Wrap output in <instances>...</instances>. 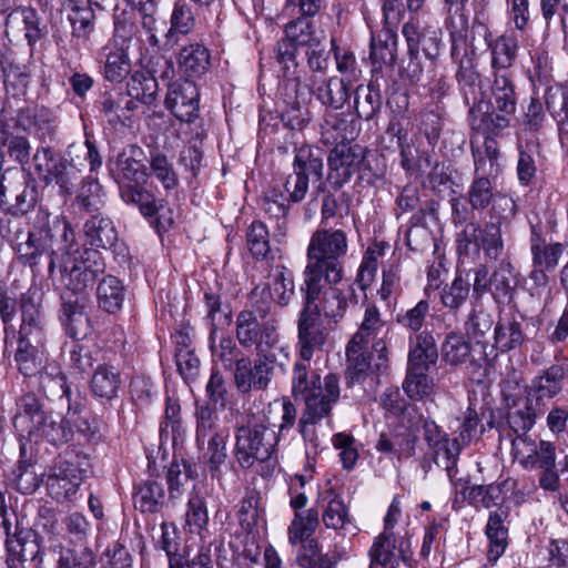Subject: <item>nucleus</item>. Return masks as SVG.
I'll use <instances>...</instances> for the list:
<instances>
[{
  "label": "nucleus",
  "instance_id": "f257e3e1",
  "mask_svg": "<svg viewBox=\"0 0 568 568\" xmlns=\"http://www.w3.org/2000/svg\"><path fill=\"white\" fill-rule=\"evenodd\" d=\"M28 232L13 234V251L23 266L38 271L42 258L48 260V274L59 268L61 281L75 291L93 287L104 274L106 264L100 250H112L121 262L129 256L128 247L119 244L118 230L104 213L90 215L82 225L84 247L77 246L75 232L71 223L39 206L29 217Z\"/></svg>",
  "mask_w": 568,
  "mask_h": 568
},
{
  "label": "nucleus",
  "instance_id": "f03ea898",
  "mask_svg": "<svg viewBox=\"0 0 568 568\" xmlns=\"http://www.w3.org/2000/svg\"><path fill=\"white\" fill-rule=\"evenodd\" d=\"M348 243L346 233L342 230L318 229L310 240L306 250V266L303 271L301 286L318 291L335 288L349 297L358 298L354 283L343 281L344 258Z\"/></svg>",
  "mask_w": 568,
  "mask_h": 568
},
{
  "label": "nucleus",
  "instance_id": "7ed1b4c3",
  "mask_svg": "<svg viewBox=\"0 0 568 568\" xmlns=\"http://www.w3.org/2000/svg\"><path fill=\"white\" fill-rule=\"evenodd\" d=\"M300 291L302 308L297 315V347L301 358L308 363L326 342L322 316L329 323L338 324L345 317L348 306L357 304L358 298L331 287L328 291H318L301 286Z\"/></svg>",
  "mask_w": 568,
  "mask_h": 568
},
{
  "label": "nucleus",
  "instance_id": "20e7f679",
  "mask_svg": "<svg viewBox=\"0 0 568 568\" xmlns=\"http://www.w3.org/2000/svg\"><path fill=\"white\" fill-rule=\"evenodd\" d=\"M298 49L300 47L283 37L273 50L274 58L283 72V79L278 85V100L284 105L282 121L292 130H303L310 121L307 109L310 89L301 78Z\"/></svg>",
  "mask_w": 568,
  "mask_h": 568
},
{
  "label": "nucleus",
  "instance_id": "39448f33",
  "mask_svg": "<svg viewBox=\"0 0 568 568\" xmlns=\"http://www.w3.org/2000/svg\"><path fill=\"white\" fill-rule=\"evenodd\" d=\"M16 406L14 427H22L29 440L59 448L73 439L74 432L69 418L47 409L36 394L21 395Z\"/></svg>",
  "mask_w": 568,
  "mask_h": 568
},
{
  "label": "nucleus",
  "instance_id": "423d86ee",
  "mask_svg": "<svg viewBox=\"0 0 568 568\" xmlns=\"http://www.w3.org/2000/svg\"><path fill=\"white\" fill-rule=\"evenodd\" d=\"M517 103L518 94L511 75L496 74L489 98L481 97L479 103L468 109V120L477 121L486 131L508 130L515 118Z\"/></svg>",
  "mask_w": 568,
  "mask_h": 568
},
{
  "label": "nucleus",
  "instance_id": "0eeeda50",
  "mask_svg": "<svg viewBox=\"0 0 568 568\" xmlns=\"http://www.w3.org/2000/svg\"><path fill=\"white\" fill-rule=\"evenodd\" d=\"M234 439V458L241 469L247 470L256 463H265L273 457L278 433L272 427L270 418L262 416L236 426Z\"/></svg>",
  "mask_w": 568,
  "mask_h": 568
},
{
  "label": "nucleus",
  "instance_id": "6e6552de",
  "mask_svg": "<svg viewBox=\"0 0 568 568\" xmlns=\"http://www.w3.org/2000/svg\"><path fill=\"white\" fill-rule=\"evenodd\" d=\"M292 396L304 402L305 407L308 403L335 406L341 396L339 378L329 373L322 383L320 374L310 364L297 361L292 371Z\"/></svg>",
  "mask_w": 568,
  "mask_h": 568
},
{
  "label": "nucleus",
  "instance_id": "1a4fd4ad",
  "mask_svg": "<svg viewBox=\"0 0 568 568\" xmlns=\"http://www.w3.org/2000/svg\"><path fill=\"white\" fill-rule=\"evenodd\" d=\"M57 146L38 144L29 166L37 181L44 185L55 183L62 193L71 194L80 178V171Z\"/></svg>",
  "mask_w": 568,
  "mask_h": 568
},
{
  "label": "nucleus",
  "instance_id": "9d476101",
  "mask_svg": "<svg viewBox=\"0 0 568 568\" xmlns=\"http://www.w3.org/2000/svg\"><path fill=\"white\" fill-rule=\"evenodd\" d=\"M501 217L484 225L470 224L456 236V248L459 258H475L483 251L486 260L500 261L505 252L501 232Z\"/></svg>",
  "mask_w": 568,
  "mask_h": 568
},
{
  "label": "nucleus",
  "instance_id": "9b49d317",
  "mask_svg": "<svg viewBox=\"0 0 568 568\" xmlns=\"http://www.w3.org/2000/svg\"><path fill=\"white\" fill-rule=\"evenodd\" d=\"M89 462L79 454L58 462L47 477L48 495L58 504L74 503L87 477Z\"/></svg>",
  "mask_w": 568,
  "mask_h": 568
},
{
  "label": "nucleus",
  "instance_id": "f8f14e48",
  "mask_svg": "<svg viewBox=\"0 0 568 568\" xmlns=\"http://www.w3.org/2000/svg\"><path fill=\"white\" fill-rule=\"evenodd\" d=\"M526 470H538V486L548 493H557L560 488V468L557 467L556 445L552 442L539 440L529 444L521 454L515 456Z\"/></svg>",
  "mask_w": 568,
  "mask_h": 568
},
{
  "label": "nucleus",
  "instance_id": "ddd939ff",
  "mask_svg": "<svg viewBox=\"0 0 568 568\" xmlns=\"http://www.w3.org/2000/svg\"><path fill=\"white\" fill-rule=\"evenodd\" d=\"M45 338L19 336L14 327L7 328L3 354L26 377L36 376L42 368V355Z\"/></svg>",
  "mask_w": 568,
  "mask_h": 568
},
{
  "label": "nucleus",
  "instance_id": "4468645a",
  "mask_svg": "<svg viewBox=\"0 0 568 568\" xmlns=\"http://www.w3.org/2000/svg\"><path fill=\"white\" fill-rule=\"evenodd\" d=\"M60 295L58 318L64 334L72 339H84L91 332V320L87 312V297L81 295L87 290L75 291L65 285Z\"/></svg>",
  "mask_w": 568,
  "mask_h": 568
},
{
  "label": "nucleus",
  "instance_id": "2eb2a0df",
  "mask_svg": "<svg viewBox=\"0 0 568 568\" xmlns=\"http://www.w3.org/2000/svg\"><path fill=\"white\" fill-rule=\"evenodd\" d=\"M536 403L530 397H526L521 403L510 406L504 417L497 422H501V429L499 434H504L508 429L507 436L510 438L511 449L514 456L524 452V448L529 444H538L535 439L527 434L536 424L538 416Z\"/></svg>",
  "mask_w": 568,
  "mask_h": 568
},
{
  "label": "nucleus",
  "instance_id": "dca6fc26",
  "mask_svg": "<svg viewBox=\"0 0 568 568\" xmlns=\"http://www.w3.org/2000/svg\"><path fill=\"white\" fill-rule=\"evenodd\" d=\"M450 57L454 63L457 64L455 79L457 81L458 90L468 108L475 106L485 97L483 91L481 75L477 71L474 51H468L465 43H450Z\"/></svg>",
  "mask_w": 568,
  "mask_h": 568
},
{
  "label": "nucleus",
  "instance_id": "f3484780",
  "mask_svg": "<svg viewBox=\"0 0 568 568\" xmlns=\"http://www.w3.org/2000/svg\"><path fill=\"white\" fill-rule=\"evenodd\" d=\"M439 202L430 199L412 214L406 226L399 227V233H404L405 245L414 253H424L434 245V234L428 227L426 219L433 222L439 221Z\"/></svg>",
  "mask_w": 568,
  "mask_h": 568
},
{
  "label": "nucleus",
  "instance_id": "a211bd4d",
  "mask_svg": "<svg viewBox=\"0 0 568 568\" xmlns=\"http://www.w3.org/2000/svg\"><path fill=\"white\" fill-rule=\"evenodd\" d=\"M14 126L27 131L31 129L38 144L59 145L60 119L55 110L47 106L19 109L14 118Z\"/></svg>",
  "mask_w": 568,
  "mask_h": 568
},
{
  "label": "nucleus",
  "instance_id": "6ab92c4d",
  "mask_svg": "<svg viewBox=\"0 0 568 568\" xmlns=\"http://www.w3.org/2000/svg\"><path fill=\"white\" fill-rule=\"evenodd\" d=\"M4 33L10 41L26 40L30 58H33L36 44L47 34V28L36 9L28 6L17 7L6 17Z\"/></svg>",
  "mask_w": 568,
  "mask_h": 568
},
{
  "label": "nucleus",
  "instance_id": "aec40b11",
  "mask_svg": "<svg viewBox=\"0 0 568 568\" xmlns=\"http://www.w3.org/2000/svg\"><path fill=\"white\" fill-rule=\"evenodd\" d=\"M1 526L6 534V547L20 561L34 560L40 551L33 530L20 526L14 510L0 506Z\"/></svg>",
  "mask_w": 568,
  "mask_h": 568
},
{
  "label": "nucleus",
  "instance_id": "412c9836",
  "mask_svg": "<svg viewBox=\"0 0 568 568\" xmlns=\"http://www.w3.org/2000/svg\"><path fill=\"white\" fill-rule=\"evenodd\" d=\"M276 324L273 320L260 322V317L248 310H242L235 320V336L241 346L250 348L255 346L263 352V346L271 348L277 341Z\"/></svg>",
  "mask_w": 568,
  "mask_h": 568
},
{
  "label": "nucleus",
  "instance_id": "4be33fe9",
  "mask_svg": "<svg viewBox=\"0 0 568 568\" xmlns=\"http://www.w3.org/2000/svg\"><path fill=\"white\" fill-rule=\"evenodd\" d=\"M164 103L179 121L193 123L200 112V91L196 83L189 79L168 83Z\"/></svg>",
  "mask_w": 568,
  "mask_h": 568
},
{
  "label": "nucleus",
  "instance_id": "5701e85b",
  "mask_svg": "<svg viewBox=\"0 0 568 568\" xmlns=\"http://www.w3.org/2000/svg\"><path fill=\"white\" fill-rule=\"evenodd\" d=\"M274 374V359L258 353L252 362L250 357L240 361L234 369V385L239 393L247 394L252 390H265Z\"/></svg>",
  "mask_w": 568,
  "mask_h": 568
},
{
  "label": "nucleus",
  "instance_id": "b1692460",
  "mask_svg": "<svg viewBox=\"0 0 568 568\" xmlns=\"http://www.w3.org/2000/svg\"><path fill=\"white\" fill-rule=\"evenodd\" d=\"M30 53L27 59L9 47L0 48V68L6 91L13 97L26 95L31 82Z\"/></svg>",
  "mask_w": 568,
  "mask_h": 568
},
{
  "label": "nucleus",
  "instance_id": "393cba45",
  "mask_svg": "<svg viewBox=\"0 0 568 568\" xmlns=\"http://www.w3.org/2000/svg\"><path fill=\"white\" fill-rule=\"evenodd\" d=\"M527 336L523 328V317L515 314L499 315L494 326V344L490 352L484 351V362L490 365L498 353H508L520 348Z\"/></svg>",
  "mask_w": 568,
  "mask_h": 568
},
{
  "label": "nucleus",
  "instance_id": "a878e982",
  "mask_svg": "<svg viewBox=\"0 0 568 568\" xmlns=\"http://www.w3.org/2000/svg\"><path fill=\"white\" fill-rule=\"evenodd\" d=\"M94 108L114 129L130 126L132 118L136 113L133 100L126 91H104L94 102Z\"/></svg>",
  "mask_w": 568,
  "mask_h": 568
},
{
  "label": "nucleus",
  "instance_id": "bb28decb",
  "mask_svg": "<svg viewBox=\"0 0 568 568\" xmlns=\"http://www.w3.org/2000/svg\"><path fill=\"white\" fill-rule=\"evenodd\" d=\"M328 173L326 182L334 189H342L361 168L362 155L347 144H337L326 158Z\"/></svg>",
  "mask_w": 568,
  "mask_h": 568
},
{
  "label": "nucleus",
  "instance_id": "cd10ccee",
  "mask_svg": "<svg viewBox=\"0 0 568 568\" xmlns=\"http://www.w3.org/2000/svg\"><path fill=\"white\" fill-rule=\"evenodd\" d=\"M402 33L406 40L409 57L419 55V50L432 62L439 57L444 45L442 29L426 27L420 31L415 22L408 21L403 26Z\"/></svg>",
  "mask_w": 568,
  "mask_h": 568
},
{
  "label": "nucleus",
  "instance_id": "c85d7f7f",
  "mask_svg": "<svg viewBox=\"0 0 568 568\" xmlns=\"http://www.w3.org/2000/svg\"><path fill=\"white\" fill-rule=\"evenodd\" d=\"M369 568H397L398 559L407 564L410 559L408 545L404 540L396 546L394 532L382 531L369 549Z\"/></svg>",
  "mask_w": 568,
  "mask_h": 568
},
{
  "label": "nucleus",
  "instance_id": "c756f323",
  "mask_svg": "<svg viewBox=\"0 0 568 568\" xmlns=\"http://www.w3.org/2000/svg\"><path fill=\"white\" fill-rule=\"evenodd\" d=\"M476 24L480 26L485 31L484 38L491 55L490 67L493 70V77H496V74L511 75L509 69L517 59V41L507 34L493 38L488 28L484 23L479 22L478 19L474 20V26Z\"/></svg>",
  "mask_w": 568,
  "mask_h": 568
},
{
  "label": "nucleus",
  "instance_id": "7c9ffc66",
  "mask_svg": "<svg viewBox=\"0 0 568 568\" xmlns=\"http://www.w3.org/2000/svg\"><path fill=\"white\" fill-rule=\"evenodd\" d=\"M333 407L325 406L324 404L308 403V407L303 409L297 427L305 444L307 460L314 458L320 453L321 442L317 436L316 425L322 419L331 416Z\"/></svg>",
  "mask_w": 568,
  "mask_h": 568
},
{
  "label": "nucleus",
  "instance_id": "2f4dec72",
  "mask_svg": "<svg viewBox=\"0 0 568 568\" xmlns=\"http://www.w3.org/2000/svg\"><path fill=\"white\" fill-rule=\"evenodd\" d=\"M353 87L348 83V80L333 75L321 81L313 80L308 89L310 95L313 94L322 105L332 110H339L351 99Z\"/></svg>",
  "mask_w": 568,
  "mask_h": 568
},
{
  "label": "nucleus",
  "instance_id": "473e14b6",
  "mask_svg": "<svg viewBox=\"0 0 568 568\" xmlns=\"http://www.w3.org/2000/svg\"><path fill=\"white\" fill-rule=\"evenodd\" d=\"M530 254L531 264L555 271L564 256L565 245L560 242H547L542 235L541 227L536 224L530 225Z\"/></svg>",
  "mask_w": 568,
  "mask_h": 568
},
{
  "label": "nucleus",
  "instance_id": "72a5a7b5",
  "mask_svg": "<svg viewBox=\"0 0 568 568\" xmlns=\"http://www.w3.org/2000/svg\"><path fill=\"white\" fill-rule=\"evenodd\" d=\"M292 490L293 488L291 487L290 491ZM306 503L307 497L304 493H296L291 496L290 505L295 510V516L288 527V539L293 545L311 537L320 523V514L316 508L307 509L305 515L298 511L306 506Z\"/></svg>",
  "mask_w": 568,
  "mask_h": 568
},
{
  "label": "nucleus",
  "instance_id": "f704fd0d",
  "mask_svg": "<svg viewBox=\"0 0 568 568\" xmlns=\"http://www.w3.org/2000/svg\"><path fill=\"white\" fill-rule=\"evenodd\" d=\"M568 368L561 364H554L541 371L531 379L527 387V396L536 402L556 397L564 387V381L567 376Z\"/></svg>",
  "mask_w": 568,
  "mask_h": 568
},
{
  "label": "nucleus",
  "instance_id": "c9c22d12",
  "mask_svg": "<svg viewBox=\"0 0 568 568\" xmlns=\"http://www.w3.org/2000/svg\"><path fill=\"white\" fill-rule=\"evenodd\" d=\"M325 151L316 145L303 143L294 148L293 171L308 179L313 183L323 181Z\"/></svg>",
  "mask_w": 568,
  "mask_h": 568
},
{
  "label": "nucleus",
  "instance_id": "e433bc0d",
  "mask_svg": "<svg viewBox=\"0 0 568 568\" xmlns=\"http://www.w3.org/2000/svg\"><path fill=\"white\" fill-rule=\"evenodd\" d=\"M438 361V348L433 334L428 331L409 336L407 368L429 372Z\"/></svg>",
  "mask_w": 568,
  "mask_h": 568
},
{
  "label": "nucleus",
  "instance_id": "4c0bfd02",
  "mask_svg": "<svg viewBox=\"0 0 568 568\" xmlns=\"http://www.w3.org/2000/svg\"><path fill=\"white\" fill-rule=\"evenodd\" d=\"M194 27L195 17L192 7L185 0H178L171 13L170 28L164 34L162 50L168 52L179 45L181 36L190 34Z\"/></svg>",
  "mask_w": 568,
  "mask_h": 568
},
{
  "label": "nucleus",
  "instance_id": "58836bf2",
  "mask_svg": "<svg viewBox=\"0 0 568 568\" xmlns=\"http://www.w3.org/2000/svg\"><path fill=\"white\" fill-rule=\"evenodd\" d=\"M39 200V185L32 173L23 175L22 189L11 200L6 194L4 204L1 210L7 216L23 217L33 212Z\"/></svg>",
  "mask_w": 568,
  "mask_h": 568
},
{
  "label": "nucleus",
  "instance_id": "ea45409f",
  "mask_svg": "<svg viewBox=\"0 0 568 568\" xmlns=\"http://www.w3.org/2000/svg\"><path fill=\"white\" fill-rule=\"evenodd\" d=\"M141 148L130 145L129 149L123 150L116 158L118 175L115 181L119 185V191L123 184H138L144 183L148 178V169L139 156L142 155Z\"/></svg>",
  "mask_w": 568,
  "mask_h": 568
},
{
  "label": "nucleus",
  "instance_id": "a19ab883",
  "mask_svg": "<svg viewBox=\"0 0 568 568\" xmlns=\"http://www.w3.org/2000/svg\"><path fill=\"white\" fill-rule=\"evenodd\" d=\"M132 499L140 513L159 514L165 506L164 487L154 479L140 480L134 485Z\"/></svg>",
  "mask_w": 568,
  "mask_h": 568
},
{
  "label": "nucleus",
  "instance_id": "79ce46f5",
  "mask_svg": "<svg viewBox=\"0 0 568 568\" xmlns=\"http://www.w3.org/2000/svg\"><path fill=\"white\" fill-rule=\"evenodd\" d=\"M345 378L348 387L362 384L372 374L368 345L349 341L346 346Z\"/></svg>",
  "mask_w": 568,
  "mask_h": 568
},
{
  "label": "nucleus",
  "instance_id": "37998d69",
  "mask_svg": "<svg viewBox=\"0 0 568 568\" xmlns=\"http://www.w3.org/2000/svg\"><path fill=\"white\" fill-rule=\"evenodd\" d=\"M178 65L186 79L201 78L211 67L210 51L197 42L184 45L179 52Z\"/></svg>",
  "mask_w": 568,
  "mask_h": 568
},
{
  "label": "nucleus",
  "instance_id": "c03bdc74",
  "mask_svg": "<svg viewBox=\"0 0 568 568\" xmlns=\"http://www.w3.org/2000/svg\"><path fill=\"white\" fill-rule=\"evenodd\" d=\"M469 0H443V9L446 13L445 26L449 32L450 43L467 42L469 29Z\"/></svg>",
  "mask_w": 568,
  "mask_h": 568
},
{
  "label": "nucleus",
  "instance_id": "a18cd8bd",
  "mask_svg": "<svg viewBox=\"0 0 568 568\" xmlns=\"http://www.w3.org/2000/svg\"><path fill=\"white\" fill-rule=\"evenodd\" d=\"M417 436L407 428L382 433L376 443L379 453L400 458H409L415 454Z\"/></svg>",
  "mask_w": 568,
  "mask_h": 568
},
{
  "label": "nucleus",
  "instance_id": "49530a36",
  "mask_svg": "<svg viewBox=\"0 0 568 568\" xmlns=\"http://www.w3.org/2000/svg\"><path fill=\"white\" fill-rule=\"evenodd\" d=\"M501 426L503 423L496 422L495 413L491 409L483 410L479 416L475 409L469 407L459 426V435L457 438H459L462 446L468 445L473 439L478 438L486 429L496 428L500 430Z\"/></svg>",
  "mask_w": 568,
  "mask_h": 568
},
{
  "label": "nucleus",
  "instance_id": "de8ad7c7",
  "mask_svg": "<svg viewBox=\"0 0 568 568\" xmlns=\"http://www.w3.org/2000/svg\"><path fill=\"white\" fill-rule=\"evenodd\" d=\"M516 271L508 258L498 262L490 276V291L497 304L510 303L516 293Z\"/></svg>",
  "mask_w": 568,
  "mask_h": 568
},
{
  "label": "nucleus",
  "instance_id": "09e8293b",
  "mask_svg": "<svg viewBox=\"0 0 568 568\" xmlns=\"http://www.w3.org/2000/svg\"><path fill=\"white\" fill-rule=\"evenodd\" d=\"M120 195L126 204L136 206L148 220L156 217L165 204L163 199H158L151 191L146 190L143 183L123 184Z\"/></svg>",
  "mask_w": 568,
  "mask_h": 568
},
{
  "label": "nucleus",
  "instance_id": "8fccbe9b",
  "mask_svg": "<svg viewBox=\"0 0 568 568\" xmlns=\"http://www.w3.org/2000/svg\"><path fill=\"white\" fill-rule=\"evenodd\" d=\"M397 52V33L387 27H384L371 38L372 64L375 70H381L384 65H394Z\"/></svg>",
  "mask_w": 568,
  "mask_h": 568
},
{
  "label": "nucleus",
  "instance_id": "3c124183",
  "mask_svg": "<svg viewBox=\"0 0 568 568\" xmlns=\"http://www.w3.org/2000/svg\"><path fill=\"white\" fill-rule=\"evenodd\" d=\"M103 60V78L112 83H120L131 72V60L126 48L118 45H104L101 50Z\"/></svg>",
  "mask_w": 568,
  "mask_h": 568
},
{
  "label": "nucleus",
  "instance_id": "603ef678",
  "mask_svg": "<svg viewBox=\"0 0 568 568\" xmlns=\"http://www.w3.org/2000/svg\"><path fill=\"white\" fill-rule=\"evenodd\" d=\"M230 433L226 427L220 425L216 408L211 403L196 404L195 406V440L199 448H203L210 438Z\"/></svg>",
  "mask_w": 568,
  "mask_h": 568
},
{
  "label": "nucleus",
  "instance_id": "864d4df0",
  "mask_svg": "<svg viewBox=\"0 0 568 568\" xmlns=\"http://www.w3.org/2000/svg\"><path fill=\"white\" fill-rule=\"evenodd\" d=\"M203 301L206 308L205 318L211 326L209 341L212 342L219 328L227 327L232 323V307L229 302L223 301L220 290H206Z\"/></svg>",
  "mask_w": 568,
  "mask_h": 568
},
{
  "label": "nucleus",
  "instance_id": "5fc2aeb1",
  "mask_svg": "<svg viewBox=\"0 0 568 568\" xmlns=\"http://www.w3.org/2000/svg\"><path fill=\"white\" fill-rule=\"evenodd\" d=\"M126 290L121 280L105 275L97 287L98 307L109 314H116L123 307Z\"/></svg>",
  "mask_w": 568,
  "mask_h": 568
},
{
  "label": "nucleus",
  "instance_id": "6e6d98bb",
  "mask_svg": "<svg viewBox=\"0 0 568 568\" xmlns=\"http://www.w3.org/2000/svg\"><path fill=\"white\" fill-rule=\"evenodd\" d=\"M21 324L16 334L32 338H45L44 316L31 296L21 295L20 302Z\"/></svg>",
  "mask_w": 568,
  "mask_h": 568
},
{
  "label": "nucleus",
  "instance_id": "4d7b16f0",
  "mask_svg": "<svg viewBox=\"0 0 568 568\" xmlns=\"http://www.w3.org/2000/svg\"><path fill=\"white\" fill-rule=\"evenodd\" d=\"M121 386L120 372L111 365H99L90 381V390L94 397L112 400L118 397Z\"/></svg>",
  "mask_w": 568,
  "mask_h": 568
},
{
  "label": "nucleus",
  "instance_id": "13d9d810",
  "mask_svg": "<svg viewBox=\"0 0 568 568\" xmlns=\"http://www.w3.org/2000/svg\"><path fill=\"white\" fill-rule=\"evenodd\" d=\"M440 355L443 362L454 367L475 362L470 343L463 334L455 332L445 336L440 346Z\"/></svg>",
  "mask_w": 568,
  "mask_h": 568
},
{
  "label": "nucleus",
  "instance_id": "bf43d9fd",
  "mask_svg": "<svg viewBox=\"0 0 568 568\" xmlns=\"http://www.w3.org/2000/svg\"><path fill=\"white\" fill-rule=\"evenodd\" d=\"M352 94H354V110L358 119L369 121L379 113L382 94L372 82L367 85L355 84Z\"/></svg>",
  "mask_w": 568,
  "mask_h": 568
},
{
  "label": "nucleus",
  "instance_id": "052dcab7",
  "mask_svg": "<svg viewBox=\"0 0 568 568\" xmlns=\"http://www.w3.org/2000/svg\"><path fill=\"white\" fill-rule=\"evenodd\" d=\"M70 10L68 20L71 23V37L78 44L90 40L95 26V14L90 7H81L77 1L70 0L67 7Z\"/></svg>",
  "mask_w": 568,
  "mask_h": 568
},
{
  "label": "nucleus",
  "instance_id": "680f3d73",
  "mask_svg": "<svg viewBox=\"0 0 568 568\" xmlns=\"http://www.w3.org/2000/svg\"><path fill=\"white\" fill-rule=\"evenodd\" d=\"M507 514L505 511H491L486 525V536L489 540L488 559L496 561L507 548L508 529L505 526Z\"/></svg>",
  "mask_w": 568,
  "mask_h": 568
},
{
  "label": "nucleus",
  "instance_id": "e2e57ef3",
  "mask_svg": "<svg viewBox=\"0 0 568 568\" xmlns=\"http://www.w3.org/2000/svg\"><path fill=\"white\" fill-rule=\"evenodd\" d=\"M158 89L159 85L154 78L142 72H135L128 82L126 93L133 100L135 110L138 111L140 104L146 106L154 104L158 97Z\"/></svg>",
  "mask_w": 568,
  "mask_h": 568
},
{
  "label": "nucleus",
  "instance_id": "0e129e2a",
  "mask_svg": "<svg viewBox=\"0 0 568 568\" xmlns=\"http://www.w3.org/2000/svg\"><path fill=\"white\" fill-rule=\"evenodd\" d=\"M298 549L296 565L298 568H337L339 556L333 554H320L318 542L315 539H304Z\"/></svg>",
  "mask_w": 568,
  "mask_h": 568
},
{
  "label": "nucleus",
  "instance_id": "69168bd1",
  "mask_svg": "<svg viewBox=\"0 0 568 568\" xmlns=\"http://www.w3.org/2000/svg\"><path fill=\"white\" fill-rule=\"evenodd\" d=\"M433 454L434 463L444 468L447 471V475L450 479L457 473V460L459 454L462 452V444L459 443V438H450L446 436L436 445H432L428 447Z\"/></svg>",
  "mask_w": 568,
  "mask_h": 568
},
{
  "label": "nucleus",
  "instance_id": "338daca9",
  "mask_svg": "<svg viewBox=\"0 0 568 568\" xmlns=\"http://www.w3.org/2000/svg\"><path fill=\"white\" fill-rule=\"evenodd\" d=\"M75 204L79 209L90 215L102 213L105 204V192L99 181L88 176L82 181V185L75 196Z\"/></svg>",
  "mask_w": 568,
  "mask_h": 568
},
{
  "label": "nucleus",
  "instance_id": "774afa93",
  "mask_svg": "<svg viewBox=\"0 0 568 568\" xmlns=\"http://www.w3.org/2000/svg\"><path fill=\"white\" fill-rule=\"evenodd\" d=\"M64 538L69 544L81 548H89L87 542L91 536L92 525L84 514L73 511L62 519Z\"/></svg>",
  "mask_w": 568,
  "mask_h": 568
}]
</instances>
